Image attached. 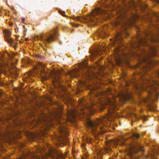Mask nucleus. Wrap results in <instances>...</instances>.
Returning a JSON list of instances; mask_svg holds the SVG:
<instances>
[{"label":"nucleus","mask_w":159,"mask_h":159,"mask_svg":"<svg viewBox=\"0 0 159 159\" xmlns=\"http://www.w3.org/2000/svg\"><path fill=\"white\" fill-rule=\"evenodd\" d=\"M107 105H109L110 106V108L109 110L108 111V116H109V117L108 116H107L106 117H111L112 116H114V113H112L114 111L113 110V108H114V107L116 106V105L115 104V102L114 100H110V99H108L107 100Z\"/></svg>","instance_id":"obj_1"},{"label":"nucleus","mask_w":159,"mask_h":159,"mask_svg":"<svg viewBox=\"0 0 159 159\" xmlns=\"http://www.w3.org/2000/svg\"><path fill=\"white\" fill-rule=\"evenodd\" d=\"M59 126V131L60 132L65 133L66 131V129L65 126V124H63L61 123H59L58 125Z\"/></svg>","instance_id":"obj_2"},{"label":"nucleus","mask_w":159,"mask_h":159,"mask_svg":"<svg viewBox=\"0 0 159 159\" xmlns=\"http://www.w3.org/2000/svg\"><path fill=\"white\" fill-rule=\"evenodd\" d=\"M100 120H97L96 121L93 122L92 121H89L87 123V125L89 127H92L96 126L97 125H98V122H99Z\"/></svg>","instance_id":"obj_3"},{"label":"nucleus","mask_w":159,"mask_h":159,"mask_svg":"<svg viewBox=\"0 0 159 159\" xmlns=\"http://www.w3.org/2000/svg\"><path fill=\"white\" fill-rule=\"evenodd\" d=\"M138 18V16L137 15H133L132 16V17L129 20V23L130 24H132L134 23L135 21V20L136 19H137Z\"/></svg>","instance_id":"obj_4"},{"label":"nucleus","mask_w":159,"mask_h":159,"mask_svg":"<svg viewBox=\"0 0 159 159\" xmlns=\"http://www.w3.org/2000/svg\"><path fill=\"white\" fill-rule=\"evenodd\" d=\"M100 12V10L99 8H97L93 11L91 13V15L93 16H94L96 14H99Z\"/></svg>","instance_id":"obj_5"},{"label":"nucleus","mask_w":159,"mask_h":159,"mask_svg":"<svg viewBox=\"0 0 159 159\" xmlns=\"http://www.w3.org/2000/svg\"><path fill=\"white\" fill-rule=\"evenodd\" d=\"M68 114L70 116L75 117L77 115V113L76 111L75 110H71L68 112Z\"/></svg>","instance_id":"obj_6"},{"label":"nucleus","mask_w":159,"mask_h":159,"mask_svg":"<svg viewBox=\"0 0 159 159\" xmlns=\"http://www.w3.org/2000/svg\"><path fill=\"white\" fill-rule=\"evenodd\" d=\"M6 37H9L10 36L11 34V32L9 30L5 29L3 31Z\"/></svg>","instance_id":"obj_7"},{"label":"nucleus","mask_w":159,"mask_h":159,"mask_svg":"<svg viewBox=\"0 0 159 159\" xmlns=\"http://www.w3.org/2000/svg\"><path fill=\"white\" fill-rule=\"evenodd\" d=\"M5 68L7 67L6 65H5L3 64H2L1 62H0V74H1L2 72H3L4 74H5V72L4 71L3 72H2V70H3V68L4 67Z\"/></svg>","instance_id":"obj_8"},{"label":"nucleus","mask_w":159,"mask_h":159,"mask_svg":"<svg viewBox=\"0 0 159 159\" xmlns=\"http://www.w3.org/2000/svg\"><path fill=\"white\" fill-rule=\"evenodd\" d=\"M53 35H51L46 40L48 42L50 43L53 40Z\"/></svg>","instance_id":"obj_9"},{"label":"nucleus","mask_w":159,"mask_h":159,"mask_svg":"<svg viewBox=\"0 0 159 159\" xmlns=\"http://www.w3.org/2000/svg\"><path fill=\"white\" fill-rule=\"evenodd\" d=\"M37 68H39V67H40L42 69H43L44 67L45 66V65L44 64H43L42 62H39L37 65Z\"/></svg>","instance_id":"obj_10"},{"label":"nucleus","mask_w":159,"mask_h":159,"mask_svg":"<svg viewBox=\"0 0 159 159\" xmlns=\"http://www.w3.org/2000/svg\"><path fill=\"white\" fill-rule=\"evenodd\" d=\"M74 72V71H70L69 72V74H70V76L71 77H75V76L73 75V74Z\"/></svg>","instance_id":"obj_11"},{"label":"nucleus","mask_w":159,"mask_h":159,"mask_svg":"<svg viewBox=\"0 0 159 159\" xmlns=\"http://www.w3.org/2000/svg\"><path fill=\"white\" fill-rule=\"evenodd\" d=\"M59 83V82L58 80H57L55 79L53 81V84L54 85H55L56 83H57V84H58Z\"/></svg>","instance_id":"obj_12"},{"label":"nucleus","mask_w":159,"mask_h":159,"mask_svg":"<svg viewBox=\"0 0 159 159\" xmlns=\"http://www.w3.org/2000/svg\"><path fill=\"white\" fill-rule=\"evenodd\" d=\"M57 73H58V74H60L59 72L53 70V71H52L51 72V73L52 74H54L55 75H56V74H57Z\"/></svg>","instance_id":"obj_13"},{"label":"nucleus","mask_w":159,"mask_h":159,"mask_svg":"<svg viewBox=\"0 0 159 159\" xmlns=\"http://www.w3.org/2000/svg\"><path fill=\"white\" fill-rule=\"evenodd\" d=\"M133 136L134 137H137V138H139V137L140 135L139 134H133Z\"/></svg>","instance_id":"obj_14"},{"label":"nucleus","mask_w":159,"mask_h":159,"mask_svg":"<svg viewBox=\"0 0 159 159\" xmlns=\"http://www.w3.org/2000/svg\"><path fill=\"white\" fill-rule=\"evenodd\" d=\"M84 64V63H83V62H82L80 64V68H82V67H84V66H83V65Z\"/></svg>","instance_id":"obj_15"},{"label":"nucleus","mask_w":159,"mask_h":159,"mask_svg":"<svg viewBox=\"0 0 159 159\" xmlns=\"http://www.w3.org/2000/svg\"><path fill=\"white\" fill-rule=\"evenodd\" d=\"M122 97L123 99H125L126 98V95L125 94H122Z\"/></svg>","instance_id":"obj_16"},{"label":"nucleus","mask_w":159,"mask_h":159,"mask_svg":"<svg viewBox=\"0 0 159 159\" xmlns=\"http://www.w3.org/2000/svg\"><path fill=\"white\" fill-rule=\"evenodd\" d=\"M146 117L145 116L142 117V119L143 120H146Z\"/></svg>","instance_id":"obj_17"},{"label":"nucleus","mask_w":159,"mask_h":159,"mask_svg":"<svg viewBox=\"0 0 159 159\" xmlns=\"http://www.w3.org/2000/svg\"><path fill=\"white\" fill-rule=\"evenodd\" d=\"M143 148L142 147H141L140 148V150L142 151H143Z\"/></svg>","instance_id":"obj_18"},{"label":"nucleus","mask_w":159,"mask_h":159,"mask_svg":"<svg viewBox=\"0 0 159 159\" xmlns=\"http://www.w3.org/2000/svg\"><path fill=\"white\" fill-rule=\"evenodd\" d=\"M91 140L90 139L88 138L87 139V140L88 142H91Z\"/></svg>","instance_id":"obj_19"},{"label":"nucleus","mask_w":159,"mask_h":159,"mask_svg":"<svg viewBox=\"0 0 159 159\" xmlns=\"http://www.w3.org/2000/svg\"><path fill=\"white\" fill-rule=\"evenodd\" d=\"M118 39V37H117L116 39V41L115 42V43H116V42H117V41Z\"/></svg>","instance_id":"obj_20"},{"label":"nucleus","mask_w":159,"mask_h":159,"mask_svg":"<svg viewBox=\"0 0 159 159\" xmlns=\"http://www.w3.org/2000/svg\"><path fill=\"white\" fill-rule=\"evenodd\" d=\"M7 40H8L7 39ZM8 41L9 43H12V42H13V40H10V41L8 40Z\"/></svg>","instance_id":"obj_21"},{"label":"nucleus","mask_w":159,"mask_h":159,"mask_svg":"<svg viewBox=\"0 0 159 159\" xmlns=\"http://www.w3.org/2000/svg\"><path fill=\"white\" fill-rule=\"evenodd\" d=\"M104 107H103V106H101V108L102 110L104 108Z\"/></svg>","instance_id":"obj_22"},{"label":"nucleus","mask_w":159,"mask_h":159,"mask_svg":"<svg viewBox=\"0 0 159 159\" xmlns=\"http://www.w3.org/2000/svg\"><path fill=\"white\" fill-rule=\"evenodd\" d=\"M13 23H12V22H10V23H9V25H10V26H12L13 25Z\"/></svg>","instance_id":"obj_23"},{"label":"nucleus","mask_w":159,"mask_h":159,"mask_svg":"<svg viewBox=\"0 0 159 159\" xmlns=\"http://www.w3.org/2000/svg\"><path fill=\"white\" fill-rule=\"evenodd\" d=\"M11 65V66L12 67H14V63H12Z\"/></svg>","instance_id":"obj_24"},{"label":"nucleus","mask_w":159,"mask_h":159,"mask_svg":"<svg viewBox=\"0 0 159 159\" xmlns=\"http://www.w3.org/2000/svg\"><path fill=\"white\" fill-rule=\"evenodd\" d=\"M84 145H84V144H82V147H83V146H84Z\"/></svg>","instance_id":"obj_25"},{"label":"nucleus","mask_w":159,"mask_h":159,"mask_svg":"<svg viewBox=\"0 0 159 159\" xmlns=\"http://www.w3.org/2000/svg\"><path fill=\"white\" fill-rule=\"evenodd\" d=\"M119 141V140L118 139H117V142H118Z\"/></svg>","instance_id":"obj_26"},{"label":"nucleus","mask_w":159,"mask_h":159,"mask_svg":"<svg viewBox=\"0 0 159 159\" xmlns=\"http://www.w3.org/2000/svg\"><path fill=\"white\" fill-rule=\"evenodd\" d=\"M102 133H102V132L101 133V134H102Z\"/></svg>","instance_id":"obj_27"}]
</instances>
